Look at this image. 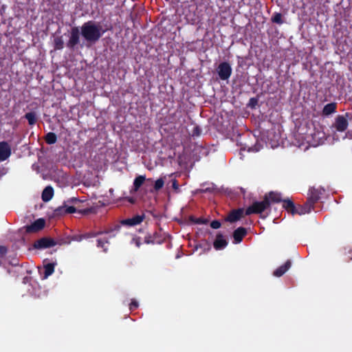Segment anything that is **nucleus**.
<instances>
[{
    "label": "nucleus",
    "instance_id": "obj_1",
    "mask_svg": "<svg viewBox=\"0 0 352 352\" xmlns=\"http://www.w3.org/2000/svg\"><path fill=\"white\" fill-rule=\"evenodd\" d=\"M104 32L105 30L102 29L101 25L92 21L84 23L80 28L82 36L89 43H96Z\"/></svg>",
    "mask_w": 352,
    "mask_h": 352
},
{
    "label": "nucleus",
    "instance_id": "obj_2",
    "mask_svg": "<svg viewBox=\"0 0 352 352\" xmlns=\"http://www.w3.org/2000/svg\"><path fill=\"white\" fill-rule=\"evenodd\" d=\"M120 230V225H114L112 227H110L109 228L99 230L97 232L91 231L86 233L82 234V238L85 239H88L89 238H94L96 237L99 235L102 234H109V238L115 237L116 235V233H118Z\"/></svg>",
    "mask_w": 352,
    "mask_h": 352
},
{
    "label": "nucleus",
    "instance_id": "obj_3",
    "mask_svg": "<svg viewBox=\"0 0 352 352\" xmlns=\"http://www.w3.org/2000/svg\"><path fill=\"white\" fill-rule=\"evenodd\" d=\"M270 208V201L267 198H264L261 201H254L245 210V215L252 214H260Z\"/></svg>",
    "mask_w": 352,
    "mask_h": 352
},
{
    "label": "nucleus",
    "instance_id": "obj_4",
    "mask_svg": "<svg viewBox=\"0 0 352 352\" xmlns=\"http://www.w3.org/2000/svg\"><path fill=\"white\" fill-rule=\"evenodd\" d=\"M324 189L322 187L311 188L309 190V197L307 201L314 208V204L320 199L321 196L324 193Z\"/></svg>",
    "mask_w": 352,
    "mask_h": 352
},
{
    "label": "nucleus",
    "instance_id": "obj_5",
    "mask_svg": "<svg viewBox=\"0 0 352 352\" xmlns=\"http://www.w3.org/2000/svg\"><path fill=\"white\" fill-rule=\"evenodd\" d=\"M80 32L78 27H73L71 28L70 35L66 45L69 50H74L75 47L80 43Z\"/></svg>",
    "mask_w": 352,
    "mask_h": 352
},
{
    "label": "nucleus",
    "instance_id": "obj_6",
    "mask_svg": "<svg viewBox=\"0 0 352 352\" xmlns=\"http://www.w3.org/2000/svg\"><path fill=\"white\" fill-rule=\"evenodd\" d=\"M91 208H85L83 210H77L75 206H68L67 205H64L63 206L58 207L56 210V213L57 214H72L78 211L79 213L82 214H88L91 212Z\"/></svg>",
    "mask_w": 352,
    "mask_h": 352
},
{
    "label": "nucleus",
    "instance_id": "obj_7",
    "mask_svg": "<svg viewBox=\"0 0 352 352\" xmlns=\"http://www.w3.org/2000/svg\"><path fill=\"white\" fill-rule=\"evenodd\" d=\"M232 67L228 62H222L219 63L217 69L219 77L222 80H228L232 74Z\"/></svg>",
    "mask_w": 352,
    "mask_h": 352
},
{
    "label": "nucleus",
    "instance_id": "obj_8",
    "mask_svg": "<svg viewBox=\"0 0 352 352\" xmlns=\"http://www.w3.org/2000/svg\"><path fill=\"white\" fill-rule=\"evenodd\" d=\"M55 245V240L50 237L41 238L35 241L32 245L33 248L37 250L49 248Z\"/></svg>",
    "mask_w": 352,
    "mask_h": 352
},
{
    "label": "nucleus",
    "instance_id": "obj_9",
    "mask_svg": "<svg viewBox=\"0 0 352 352\" xmlns=\"http://www.w3.org/2000/svg\"><path fill=\"white\" fill-rule=\"evenodd\" d=\"M45 226V220L43 218H40L34 221L32 223L28 226H24L25 232L27 233H35L43 230Z\"/></svg>",
    "mask_w": 352,
    "mask_h": 352
},
{
    "label": "nucleus",
    "instance_id": "obj_10",
    "mask_svg": "<svg viewBox=\"0 0 352 352\" xmlns=\"http://www.w3.org/2000/svg\"><path fill=\"white\" fill-rule=\"evenodd\" d=\"M245 215V210L243 208L232 210L225 218V220L230 223H234L240 220Z\"/></svg>",
    "mask_w": 352,
    "mask_h": 352
},
{
    "label": "nucleus",
    "instance_id": "obj_11",
    "mask_svg": "<svg viewBox=\"0 0 352 352\" xmlns=\"http://www.w3.org/2000/svg\"><path fill=\"white\" fill-rule=\"evenodd\" d=\"M164 239L160 232L155 231L153 233H148L144 236V243L152 245L161 244L164 242Z\"/></svg>",
    "mask_w": 352,
    "mask_h": 352
},
{
    "label": "nucleus",
    "instance_id": "obj_12",
    "mask_svg": "<svg viewBox=\"0 0 352 352\" xmlns=\"http://www.w3.org/2000/svg\"><path fill=\"white\" fill-rule=\"evenodd\" d=\"M349 125L348 120L343 115H338L333 124V127L339 132H344L346 130Z\"/></svg>",
    "mask_w": 352,
    "mask_h": 352
},
{
    "label": "nucleus",
    "instance_id": "obj_13",
    "mask_svg": "<svg viewBox=\"0 0 352 352\" xmlns=\"http://www.w3.org/2000/svg\"><path fill=\"white\" fill-rule=\"evenodd\" d=\"M144 219V215H135L132 218H129L126 219H123L120 221L119 224L121 226H134L141 223Z\"/></svg>",
    "mask_w": 352,
    "mask_h": 352
},
{
    "label": "nucleus",
    "instance_id": "obj_14",
    "mask_svg": "<svg viewBox=\"0 0 352 352\" xmlns=\"http://www.w3.org/2000/svg\"><path fill=\"white\" fill-rule=\"evenodd\" d=\"M11 155V148L8 143L3 141L0 142V160H7Z\"/></svg>",
    "mask_w": 352,
    "mask_h": 352
},
{
    "label": "nucleus",
    "instance_id": "obj_15",
    "mask_svg": "<svg viewBox=\"0 0 352 352\" xmlns=\"http://www.w3.org/2000/svg\"><path fill=\"white\" fill-rule=\"evenodd\" d=\"M228 245V241L224 239L222 234L219 233L213 242L214 248L217 250L224 249Z\"/></svg>",
    "mask_w": 352,
    "mask_h": 352
},
{
    "label": "nucleus",
    "instance_id": "obj_16",
    "mask_svg": "<svg viewBox=\"0 0 352 352\" xmlns=\"http://www.w3.org/2000/svg\"><path fill=\"white\" fill-rule=\"evenodd\" d=\"M247 234V230L243 227H239L233 232V243L235 244L242 241L243 237Z\"/></svg>",
    "mask_w": 352,
    "mask_h": 352
},
{
    "label": "nucleus",
    "instance_id": "obj_17",
    "mask_svg": "<svg viewBox=\"0 0 352 352\" xmlns=\"http://www.w3.org/2000/svg\"><path fill=\"white\" fill-rule=\"evenodd\" d=\"M146 181L145 175H139L133 181V188L130 190L131 193L136 192Z\"/></svg>",
    "mask_w": 352,
    "mask_h": 352
},
{
    "label": "nucleus",
    "instance_id": "obj_18",
    "mask_svg": "<svg viewBox=\"0 0 352 352\" xmlns=\"http://www.w3.org/2000/svg\"><path fill=\"white\" fill-rule=\"evenodd\" d=\"M314 208L309 205V204L306 201L303 205H298V206H296L294 214H305L310 212Z\"/></svg>",
    "mask_w": 352,
    "mask_h": 352
},
{
    "label": "nucleus",
    "instance_id": "obj_19",
    "mask_svg": "<svg viewBox=\"0 0 352 352\" xmlns=\"http://www.w3.org/2000/svg\"><path fill=\"white\" fill-rule=\"evenodd\" d=\"M292 266L290 260H287L283 265L278 267L273 273L276 277L282 276Z\"/></svg>",
    "mask_w": 352,
    "mask_h": 352
},
{
    "label": "nucleus",
    "instance_id": "obj_20",
    "mask_svg": "<svg viewBox=\"0 0 352 352\" xmlns=\"http://www.w3.org/2000/svg\"><path fill=\"white\" fill-rule=\"evenodd\" d=\"M264 198H267L270 201V204L271 202L273 203H279L283 201L281 198V194L277 192L271 191L268 194H266Z\"/></svg>",
    "mask_w": 352,
    "mask_h": 352
},
{
    "label": "nucleus",
    "instance_id": "obj_21",
    "mask_svg": "<svg viewBox=\"0 0 352 352\" xmlns=\"http://www.w3.org/2000/svg\"><path fill=\"white\" fill-rule=\"evenodd\" d=\"M54 196V189L52 186H48L44 188L42 192L41 198L45 202L49 201Z\"/></svg>",
    "mask_w": 352,
    "mask_h": 352
},
{
    "label": "nucleus",
    "instance_id": "obj_22",
    "mask_svg": "<svg viewBox=\"0 0 352 352\" xmlns=\"http://www.w3.org/2000/svg\"><path fill=\"white\" fill-rule=\"evenodd\" d=\"M337 109V103L336 102H331L324 105L322 109V115L324 116H329L331 114L336 112Z\"/></svg>",
    "mask_w": 352,
    "mask_h": 352
},
{
    "label": "nucleus",
    "instance_id": "obj_23",
    "mask_svg": "<svg viewBox=\"0 0 352 352\" xmlns=\"http://www.w3.org/2000/svg\"><path fill=\"white\" fill-rule=\"evenodd\" d=\"M283 208H285L288 212H290L292 215H294V211L296 206L294 201L289 199L283 200Z\"/></svg>",
    "mask_w": 352,
    "mask_h": 352
},
{
    "label": "nucleus",
    "instance_id": "obj_24",
    "mask_svg": "<svg viewBox=\"0 0 352 352\" xmlns=\"http://www.w3.org/2000/svg\"><path fill=\"white\" fill-rule=\"evenodd\" d=\"M96 245L98 248H102L104 252H107L108 248L106 245L107 244L109 243V239L108 238H104V239H98L96 240Z\"/></svg>",
    "mask_w": 352,
    "mask_h": 352
},
{
    "label": "nucleus",
    "instance_id": "obj_25",
    "mask_svg": "<svg viewBox=\"0 0 352 352\" xmlns=\"http://www.w3.org/2000/svg\"><path fill=\"white\" fill-rule=\"evenodd\" d=\"M54 263H47L44 265V273L43 277L44 278H47L48 276H51L54 272Z\"/></svg>",
    "mask_w": 352,
    "mask_h": 352
},
{
    "label": "nucleus",
    "instance_id": "obj_26",
    "mask_svg": "<svg viewBox=\"0 0 352 352\" xmlns=\"http://www.w3.org/2000/svg\"><path fill=\"white\" fill-rule=\"evenodd\" d=\"M24 118L28 120V124L30 126H33L36 123L37 118L35 112H28L24 116Z\"/></svg>",
    "mask_w": 352,
    "mask_h": 352
},
{
    "label": "nucleus",
    "instance_id": "obj_27",
    "mask_svg": "<svg viewBox=\"0 0 352 352\" xmlns=\"http://www.w3.org/2000/svg\"><path fill=\"white\" fill-rule=\"evenodd\" d=\"M45 140L48 144H55L57 141V136L53 132H49L46 134L45 137Z\"/></svg>",
    "mask_w": 352,
    "mask_h": 352
},
{
    "label": "nucleus",
    "instance_id": "obj_28",
    "mask_svg": "<svg viewBox=\"0 0 352 352\" xmlns=\"http://www.w3.org/2000/svg\"><path fill=\"white\" fill-rule=\"evenodd\" d=\"M164 185V179L162 177L157 179L154 184L153 188L150 190L151 192H157L162 189Z\"/></svg>",
    "mask_w": 352,
    "mask_h": 352
},
{
    "label": "nucleus",
    "instance_id": "obj_29",
    "mask_svg": "<svg viewBox=\"0 0 352 352\" xmlns=\"http://www.w3.org/2000/svg\"><path fill=\"white\" fill-rule=\"evenodd\" d=\"M54 49L56 50H63L64 47V41L62 36H57L54 40Z\"/></svg>",
    "mask_w": 352,
    "mask_h": 352
},
{
    "label": "nucleus",
    "instance_id": "obj_30",
    "mask_svg": "<svg viewBox=\"0 0 352 352\" xmlns=\"http://www.w3.org/2000/svg\"><path fill=\"white\" fill-rule=\"evenodd\" d=\"M189 220L195 224L204 225L208 223V219L202 217H195L194 216H190Z\"/></svg>",
    "mask_w": 352,
    "mask_h": 352
},
{
    "label": "nucleus",
    "instance_id": "obj_31",
    "mask_svg": "<svg viewBox=\"0 0 352 352\" xmlns=\"http://www.w3.org/2000/svg\"><path fill=\"white\" fill-rule=\"evenodd\" d=\"M71 241L72 239L70 236L59 237L55 240L56 245H60L69 244Z\"/></svg>",
    "mask_w": 352,
    "mask_h": 352
},
{
    "label": "nucleus",
    "instance_id": "obj_32",
    "mask_svg": "<svg viewBox=\"0 0 352 352\" xmlns=\"http://www.w3.org/2000/svg\"><path fill=\"white\" fill-rule=\"evenodd\" d=\"M272 21L274 23L281 25L283 23V16L281 13L276 12L274 14L271 19Z\"/></svg>",
    "mask_w": 352,
    "mask_h": 352
},
{
    "label": "nucleus",
    "instance_id": "obj_33",
    "mask_svg": "<svg viewBox=\"0 0 352 352\" xmlns=\"http://www.w3.org/2000/svg\"><path fill=\"white\" fill-rule=\"evenodd\" d=\"M8 253V248L4 245H0V263Z\"/></svg>",
    "mask_w": 352,
    "mask_h": 352
},
{
    "label": "nucleus",
    "instance_id": "obj_34",
    "mask_svg": "<svg viewBox=\"0 0 352 352\" xmlns=\"http://www.w3.org/2000/svg\"><path fill=\"white\" fill-rule=\"evenodd\" d=\"M201 128L199 126H194V128L192 131L191 135L192 137H198L201 135Z\"/></svg>",
    "mask_w": 352,
    "mask_h": 352
},
{
    "label": "nucleus",
    "instance_id": "obj_35",
    "mask_svg": "<svg viewBox=\"0 0 352 352\" xmlns=\"http://www.w3.org/2000/svg\"><path fill=\"white\" fill-rule=\"evenodd\" d=\"M258 99L256 98H251L249 100L248 106L252 109L255 108L258 104Z\"/></svg>",
    "mask_w": 352,
    "mask_h": 352
},
{
    "label": "nucleus",
    "instance_id": "obj_36",
    "mask_svg": "<svg viewBox=\"0 0 352 352\" xmlns=\"http://www.w3.org/2000/svg\"><path fill=\"white\" fill-rule=\"evenodd\" d=\"M131 243H134L137 248H140L142 245L141 238L139 236L133 237L132 239Z\"/></svg>",
    "mask_w": 352,
    "mask_h": 352
},
{
    "label": "nucleus",
    "instance_id": "obj_37",
    "mask_svg": "<svg viewBox=\"0 0 352 352\" xmlns=\"http://www.w3.org/2000/svg\"><path fill=\"white\" fill-rule=\"evenodd\" d=\"M221 222L218 220H214L210 223V227L213 229H218L221 227Z\"/></svg>",
    "mask_w": 352,
    "mask_h": 352
},
{
    "label": "nucleus",
    "instance_id": "obj_38",
    "mask_svg": "<svg viewBox=\"0 0 352 352\" xmlns=\"http://www.w3.org/2000/svg\"><path fill=\"white\" fill-rule=\"evenodd\" d=\"M84 201L80 200L78 198L72 197L67 200L68 203L73 204L74 205H78L80 203L83 202Z\"/></svg>",
    "mask_w": 352,
    "mask_h": 352
},
{
    "label": "nucleus",
    "instance_id": "obj_39",
    "mask_svg": "<svg viewBox=\"0 0 352 352\" xmlns=\"http://www.w3.org/2000/svg\"><path fill=\"white\" fill-rule=\"evenodd\" d=\"M138 307V302L136 300H133L131 302V303L129 304V309L131 311H133V310L136 309Z\"/></svg>",
    "mask_w": 352,
    "mask_h": 352
},
{
    "label": "nucleus",
    "instance_id": "obj_40",
    "mask_svg": "<svg viewBox=\"0 0 352 352\" xmlns=\"http://www.w3.org/2000/svg\"><path fill=\"white\" fill-rule=\"evenodd\" d=\"M172 187L174 190L177 191L179 190V184L176 179H173L172 182Z\"/></svg>",
    "mask_w": 352,
    "mask_h": 352
},
{
    "label": "nucleus",
    "instance_id": "obj_41",
    "mask_svg": "<svg viewBox=\"0 0 352 352\" xmlns=\"http://www.w3.org/2000/svg\"><path fill=\"white\" fill-rule=\"evenodd\" d=\"M71 239H72V241L74 240V241H80L85 239L84 238H82V234L74 236V237H72Z\"/></svg>",
    "mask_w": 352,
    "mask_h": 352
},
{
    "label": "nucleus",
    "instance_id": "obj_42",
    "mask_svg": "<svg viewBox=\"0 0 352 352\" xmlns=\"http://www.w3.org/2000/svg\"><path fill=\"white\" fill-rule=\"evenodd\" d=\"M352 260V250H349L347 257L345 258V261L349 262Z\"/></svg>",
    "mask_w": 352,
    "mask_h": 352
},
{
    "label": "nucleus",
    "instance_id": "obj_43",
    "mask_svg": "<svg viewBox=\"0 0 352 352\" xmlns=\"http://www.w3.org/2000/svg\"><path fill=\"white\" fill-rule=\"evenodd\" d=\"M128 201L131 203V204H134L135 203V199L132 197H129L128 198Z\"/></svg>",
    "mask_w": 352,
    "mask_h": 352
}]
</instances>
